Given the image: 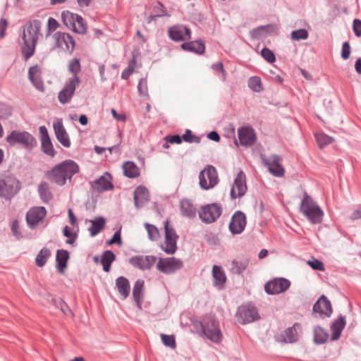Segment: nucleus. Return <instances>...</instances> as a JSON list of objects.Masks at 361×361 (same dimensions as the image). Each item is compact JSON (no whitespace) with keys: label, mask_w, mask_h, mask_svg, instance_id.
<instances>
[{"label":"nucleus","mask_w":361,"mask_h":361,"mask_svg":"<svg viewBox=\"0 0 361 361\" xmlns=\"http://www.w3.org/2000/svg\"><path fill=\"white\" fill-rule=\"evenodd\" d=\"M79 172V166L74 161L68 159L56 165L51 171L46 173L47 178L58 185L66 184V180Z\"/></svg>","instance_id":"1"},{"label":"nucleus","mask_w":361,"mask_h":361,"mask_svg":"<svg viewBox=\"0 0 361 361\" xmlns=\"http://www.w3.org/2000/svg\"><path fill=\"white\" fill-rule=\"evenodd\" d=\"M300 212L312 224H321L324 216L319 204L306 192L300 204Z\"/></svg>","instance_id":"2"},{"label":"nucleus","mask_w":361,"mask_h":361,"mask_svg":"<svg viewBox=\"0 0 361 361\" xmlns=\"http://www.w3.org/2000/svg\"><path fill=\"white\" fill-rule=\"evenodd\" d=\"M195 328L201 336L206 337L212 342L220 343L223 336L219 323L213 317H205L195 324Z\"/></svg>","instance_id":"3"},{"label":"nucleus","mask_w":361,"mask_h":361,"mask_svg":"<svg viewBox=\"0 0 361 361\" xmlns=\"http://www.w3.org/2000/svg\"><path fill=\"white\" fill-rule=\"evenodd\" d=\"M21 187V182L15 176H5L0 178V197L10 200L18 193Z\"/></svg>","instance_id":"4"},{"label":"nucleus","mask_w":361,"mask_h":361,"mask_svg":"<svg viewBox=\"0 0 361 361\" xmlns=\"http://www.w3.org/2000/svg\"><path fill=\"white\" fill-rule=\"evenodd\" d=\"M61 19L64 25L73 32L83 35L87 32V24L81 16L69 11L61 13Z\"/></svg>","instance_id":"5"},{"label":"nucleus","mask_w":361,"mask_h":361,"mask_svg":"<svg viewBox=\"0 0 361 361\" xmlns=\"http://www.w3.org/2000/svg\"><path fill=\"white\" fill-rule=\"evenodd\" d=\"M6 142L10 145L21 144L25 148L32 149L37 145L35 138L26 131L13 130L7 137Z\"/></svg>","instance_id":"6"},{"label":"nucleus","mask_w":361,"mask_h":361,"mask_svg":"<svg viewBox=\"0 0 361 361\" xmlns=\"http://www.w3.org/2000/svg\"><path fill=\"white\" fill-rule=\"evenodd\" d=\"M200 186L204 190L213 188L219 183L218 173L214 166L207 165L199 175Z\"/></svg>","instance_id":"7"},{"label":"nucleus","mask_w":361,"mask_h":361,"mask_svg":"<svg viewBox=\"0 0 361 361\" xmlns=\"http://www.w3.org/2000/svg\"><path fill=\"white\" fill-rule=\"evenodd\" d=\"M55 41V48H59L63 51L71 54L75 47V41L68 33L56 32L53 35Z\"/></svg>","instance_id":"8"},{"label":"nucleus","mask_w":361,"mask_h":361,"mask_svg":"<svg viewBox=\"0 0 361 361\" xmlns=\"http://www.w3.org/2000/svg\"><path fill=\"white\" fill-rule=\"evenodd\" d=\"M221 213V205L217 203H212L202 207L199 216L204 223L212 224L219 218Z\"/></svg>","instance_id":"9"},{"label":"nucleus","mask_w":361,"mask_h":361,"mask_svg":"<svg viewBox=\"0 0 361 361\" xmlns=\"http://www.w3.org/2000/svg\"><path fill=\"white\" fill-rule=\"evenodd\" d=\"M79 77L69 78L66 80L63 88L59 92L58 95L59 101L61 104L68 103L74 95L76 87L80 85Z\"/></svg>","instance_id":"10"},{"label":"nucleus","mask_w":361,"mask_h":361,"mask_svg":"<svg viewBox=\"0 0 361 361\" xmlns=\"http://www.w3.org/2000/svg\"><path fill=\"white\" fill-rule=\"evenodd\" d=\"M183 267V262L173 257L160 258L157 264V269L165 274H171L180 270Z\"/></svg>","instance_id":"11"},{"label":"nucleus","mask_w":361,"mask_h":361,"mask_svg":"<svg viewBox=\"0 0 361 361\" xmlns=\"http://www.w3.org/2000/svg\"><path fill=\"white\" fill-rule=\"evenodd\" d=\"M261 158L263 164L274 176L283 177L284 176L285 169L281 164V157L277 154H272L267 158L265 155H262Z\"/></svg>","instance_id":"12"},{"label":"nucleus","mask_w":361,"mask_h":361,"mask_svg":"<svg viewBox=\"0 0 361 361\" xmlns=\"http://www.w3.org/2000/svg\"><path fill=\"white\" fill-rule=\"evenodd\" d=\"M236 315L239 322L243 324L253 322L260 318L257 310L250 304L240 306Z\"/></svg>","instance_id":"13"},{"label":"nucleus","mask_w":361,"mask_h":361,"mask_svg":"<svg viewBox=\"0 0 361 361\" xmlns=\"http://www.w3.org/2000/svg\"><path fill=\"white\" fill-rule=\"evenodd\" d=\"M247 190V188L245 174L242 170H240L234 179V182L230 192V197L232 200L240 198L245 195Z\"/></svg>","instance_id":"14"},{"label":"nucleus","mask_w":361,"mask_h":361,"mask_svg":"<svg viewBox=\"0 0 361 361\" xmlns=\"http://www.w3.org/2000/svg\"><path fill=\"white\" fill-rule=\"evenodd\" d=\"M42 23L39 20H32L24 25L22 39L23 40L36 42L40 34Z\"/></svg>","instance_id":"15"},{"label":"nucleus","mask_w":361,"mask_h":361,"mask_svg":"<svg viewBox=\"0 0 361 361\" xmlns=\"http://www.w3.org/2000/svg\"><path fill=\"white\" fill-rule=\"evenodd\" d=\"M290 286L289 280L284 278L274 279L264 285V290L269 295H276L287 290Z\"/></svg>","instance_id":"16"},{"label":"nucleus","mask_w":361,"mask_h":361,"mask_svg":"<svg viewBox=\"0 0 361 361\" xmlns=\"http://www.w3.org/2000/svg\"><path fill=\"white\" fill-rule=\"evenodd\" d=\"M47 215V210L44 207H36L30 209L26 214V221L30 228L34 229Z\"/></svg>","instance_id":"17"},{"label":"nucleus","mask_w":361,"mask_h":361,"mask_svg":"<svg viewBox=\"0 0 361 361\" xmlns=\"http://www.w3.org/2000/svg\"><path fill=\"white\" fill-rule=\"evenodd\" d=\"M247 224L245 214L241 211H236L232 216L228 228L233 235L243 233Z\"/></svg>","instance_id":"18"},{"label":"nucleus","mask_w":361,"mask_h":361,"mask_svg":"<svg viewBox=\"0 0 361 361\" xmlns=\"http://www.w3.org/2000/svg\"><path fill=\"white\" fill-rule=\"evenodd\" d=\"M157 261V257L152 255H135L130 258L129 263L140 270L150 269Z\"/></svg>","instance_id":"19"},{"label":"nucleus","mask_w":361,"mask_h":361,"mask_svg":"<svg viewBox=\"0 0 361 361\" xmlns=\"http://www.w3.org/2000/svg\"><path fill=\"white\" fill-rule=\"evenodd\" d=\"M314 314H318L319 317H330L332 312L331 302L325 295H322L313 305Z\"/></svg>","instance_id":"20"},{"label":"nucleus","mask_w":361,"mask_h":361,"mask_svg":"<svg viewBox=\"0 0 361 361\" xmlns=\"http://www.w3.org/2000/svg\"><path fill=\"white\" fill-rule=\"evenodd\" d=\"M169 37L175 42H182L191 39V30L185 25H174L169 29Z\"/></svg>","instance_id":"21"},{"label":"nucleus","mask_w":361,"mask_h":361,"mask_svg":"<svg viewBox=\"0 0 361 361\" xmlns=\"http://www.w3.org/2000/svg\"><path fill=\"white\" fill-rule=\"evenodd\" d=\"M40 134L41 147L42 152L47 155L54 157L56 154L51 139L49 137L48 130L44 126L39 128Z\"/></svg>","instance_id":"22"},{"label":"nucleus","mask_w":361,"mask_h":361,"mask_svg":"<svg viewBox=\"0 0 361 361\" xmlns=\"http://www.w3.org/2000/svg\"><path fill=\"white\" fill-rule=\"evenodd\" d=\"M91 185L94 190L99 192L111 190L114 188L112 176L109 172H105L98 179L93 181Z\"/></svg>","instance_id":"23"},{"label":"nucleus","mask_w":361,"mask_h":361,"mask_svg":"<svg viewBox=\"0 0 361 361\" xmlns=\"http://www.w3.org/2000/svg\"><path fill=\"white\" fill-rule=\"evenodd\" d=\"M54 133L58 141L66 148L71 147L69 136L63 126L62 120H58L53 123Z\"/></svg>","instance_id":"24"},{"label":"nucleus","mask_w":361,"mask_h":361,"mask_svg":"<svg viewBox=\"0 0 361 361\" xmlns=\"http://www.w3.org/2000/svg\"><path fill=\"white\" fill-rule=\"evenodd\" d=\"M238 139L241 145L251 146L255 142V135L252 128L240 127L238 130Z\"/></svg>","instance_id":"25"},{"label":"nucleus","mask_w":361,"mask_h":361,"mask_svg":"<svg viewBox=\"0 0 361 361\" xmlns=\"http://www.w3.org/2000/svg\"><path fill=\"white\" fill-rule=\"evenodd\" d=\"M133 199L135 206L137 208L144 207L149 200V192L147 188L142 185L137 187L133 192Z\"/></svg>","instance_id":"26"},{"label":"nucleus","mask_w":361,"mask_h":361,"mask_svg":"<svg viewBox=\"0 0 361 361\" xmlns=\"http://www.w3.org/2000/svg\"><path fill=\"white\" fill-rule=\"evenodd\" d=\"M345 317L341 314L334 321V322L331 324L330 326V329L332 332V341H336L340 338L342 331L345 326Z\"/></svg>","instance_id":"27"},{"label":"nucleus","mask_w":361,"mask_h":361,"mask_svg":"<svg viewBox=\"0 0 361 361\" xmlns=\"http://www.w3.org/2000/svg\"><path fill=\"white\" fill-rule=\"evenodd\" d=\"M212 276L214 279V286L219 289H222L226 281V276L221 266H213Z\"/></svg>","instance_id":"28"},{"label":"nucleus","mask_w":361,"mask_h":361,"mask_svg":"<svg viewBox=\"0 0 361 361\" xmlns=\"http://www.w3.org/2000/svg\"><path fill=\"white\" fill-rule=\"evenodd\" d=\"M28 78L37 89L43 90L44 85L41 79V71L38 66H33L29 68Z\"/></svg>","instance_id":"29"},{"label":"nucleus","mask_w":361,"mask_h":361,"mask_svg":"<svg viewBox=\"0 0 361 361\" xmlns=\"http://www.w3.org/2000/svg\"><path fill=\"white\" fill-rule=\"evenodd\" d=\"M180 47L188 51L202 54L204 52L205 44L202 40H195L189 42H184L180 45Z\"/></svg>","instance_id":"30"},{"label":"nucleus","mask_w":361,"mask_h":361,"mask_svg":"<svg viewBox=\"0 0 361 361\" xmlns=\"http://www.w3.org/2000/svg\"><path fill=\"white\" fill-rule=\"evenodd\" d=\"M69 252L66 250H59L56 255V269L59 273H63L67 267Z\"/></svg>","instance_id":"31"},{"label":"nucleus","mask_w":361,"mask_h":361,"mask_svg":"<svg viewBox=\"0 0 361 361\" xmlns=\"http://www.w3.org/2000/svg\"><path fill=\"white\" fill-rule=\"evenodd\" d=\"M116 287L118 293L126 299L128 297L130 290L129 281L124 276H119L116 280Z\"/></svg>","instance_id":"32"},{"label":"nucleus","mask_w":361,"mask_h":361,"mask_svg":"<svg viewBox=\"0 0 361 361\" xmlns=\"http://www.w3.org/2000/svg\"><path fill=\"white\" fill-rule=\"evenodd\" d=\"M143 288H144V281L142 279H138L135 281L133 288V296L134 300L135 301L137 306L138 308H142V302L143 298Z\"/></svg>","instance_id":"33"},{"label":"nucleus","mask_w":361,"mask_h":361,"mask_svg":"<svg viewBox=\"0 0 361 361\" xmlns=\"http://www.w3.org/2000/svg\"><path fill=\"white\" fill-rule=\"evenodd\" d=\"M123 174L130 178H135L140 176V169L133 161H126L123 164Z\"/></svg>","instance_id":"34"},{"label":"nucleus","mask_w":361,"mask_h":361,"mask_svg":"<svg viewBox=\"0 0 361 361\" xmlns=\"http://www.w3.org/2000/svg\"><path fill=\"white\" fill-rule=\"evenodd\" d=\"M90 222L91 226L89 228V231L90 233V235L94 237L104 228L106 224V219L102 216H98L94 219L91 220Z\"/></svg>","instance_id":"35"},{"label":"nucleus","mask_w":361,"mask_h":361,"mask_svg":"<svg viewBox=\"0 0 361 361\" xmlns=\"http://www.w3.org/2000/svg\"><path fill=\"white\" fill-rule=\"evenodd\" d=\"M180 212L183 216L193 218L196 215V209L188 200H184L180 202Z\"/></svg>","instance_id":"36"},{"label":"nucleus","mask_w":361,"mask_h":361,"mask_svg":"<svg viewBox=\"0 0 361 361\" xmlns=\"http://www.w3.org/2000/svg\"><path fill=\"white\" fill-rule=\"evenodd\" d=\"M115 259L116 255L111 250H106L102 253L100 262L105 272L110 271L111 265Z\"/></svg>","instance_id":"37"},{"label":"nucleus","mask_w":361,"mask_h":361,"mask_svg":"<svg viewBox=\"0 0 361 361\" xmlns=\"http://www.w3.org/2000/svg\"><path fill=\"white\" fill-rule=\"evenodd\" d=\"M273 30L271 25H262L252 29L250 31V37L252 39H259L266 37V34L269 33Z\"/></svg>","instance_id":"38"},{"label":"nucleus","mask_w":361,"mask_h":361,"mask_svg":"<svg viewBox=\"0 0 361 361\" xmlns=\"http://www.w3.org/2000/svg\"><path fill=\"white\" fill-rule=\"evenodd\" d=\"M38 192L40 198L44 203H48L53 197L49 186L46 182L42 183L39 185Z\"/></svg>","instance_id":"39"},{"label":"nucleus","mask_w":361,"mask_h":361,"mask_svg":"<svg viewBox=\"0 0 361 361\" xmlns=\"http://www.w3.org/2000/svg\"><path fill=\"white\" fill-rule=\"evenodd\" d=\"M329 338V334L322 327L317 326L314 329V340L317 344H323Z\"/></svg>","instance_id":"40"},{"label":"nucleus","mask_w":361,"mask_h":361,"mask_svg":"<svg viewBox=\"0 0 361 361\" xmlns=\"http://www.w3.org/2000/svg\"><path fill=\"white\" fill-rule=\"evenodd\" d=\"M22 54L25 60H28L35 53L37 43L31 41L23 40Z\"/></svg>","instance_id":"41"},{"label":"nucleus","mask_w":361,"mask_h":361,"mask_svg":"<svg viewBox=\"0 0 361 361\" xmlns=\"http://www.w3.org/2000/svg\"><path fill=\"white\" fill-rule=\"evenodd\" d=\"M177 240L178 238L169 237V233H167L162 250L168 255L174 254L177 250Z\"/></svg>","instance_id":"42"},{"label":"nucleus","mask_w":361,"mask_h":361,"mask_svg":"<svg viewBox=\"0 0 361 361\" xmlns=\"http://www.w3.org/2000/svg\"><path fill=\"white\" fill-rule=\"evenodd\" d=\"M248 265L247 259L236 260L234 259L231 262V271L235 274H240L243 273Z\"/></svg>","instance_id":"43"},{"label":"nucleus","mask_w":361,"mask_h":361,"mask_svg":"<svg viewBox=\"0 0 361 361\" xmlns=\"http://www.w3.org/2000/svg\"><path fill=\"white\" fill-rule=\"evenodd\" d=\"M50 255H51V251L47 247H43L39 252V253L37 254V255L36 257V259H35L36 265L39 267H43L46 264L47 259L50 257Z\"/></svg>","instance_id":"44"},{"label":"nucleus","mask_w":361,"mask_h":361,"mask_svg":"<svg viewBox=\"0 0 361 361\" xmlns=\"http://www.w3.org/2000/svg\"><path fill=\"white\" fill-rule=\"evenodd\" d=\"M300 325L295 323L293 326L288 328L285 331L286 338L285 342L294 343L298 340V334L296 330V327Z\"/></svg>","instance_id":"45"},{"label":"nucleus","mask_w":361,"mask_h":361,"mask_svg":"<svg viewBox=\"0 0 361 361\" xmlns=\"http://www.w3.org/2000/svg\"><path fill=\"white\" fill-rule=\"evenodd\" d=\"M68 71L73 74L71 78L78 77V74L81 71V66L79 59L75 58L70 61L68 64Z\"/></svg>","instance_id":"46"},{"label":"nucleus","mask_w":361,"mask_h":361,"mask_svg":"<svg viewBox=\"0 0 361 361\" xmlns=\"http://www.w3.org/2000/svg\"><path fill=\"white\" fill-rule=\"evenodd\" d=\"M248 87L255 92H259L262 90V82L259 77L253 76L248 80Z\"/></svg>","instance_id":"47"},{"label":"nucleus","mask_w":361,"mask_h":361,"mask_svg":"<svg viewBox=\"0 0 361 361\" xmlns=\"http://www.w3.org/2000/svg\"><path fill=\"white\" fill-rule=\"evenodd\" d=\"M290 37L295 41L306 39L308 37V32L304 28L295 30L291 32Z\"/></svg>","instance_id":"48"},{"label":"nucleus","mask_w":361,"mask_h":361,"mask_svg":"<svg viewBox=\"0 0 361 361\" xmlns=\"http://www.w3.org/2000/svg\"><path fill=\"white\" fill-rule=\"evenodd\" d=\"M317 142L319 146V147L322 148L324 146L332 143L334 139L325 134L319 133L315 135Z\"/></svg>","instance_id":"49"},{"label":"nucleus","mask_w":361,"mask_h":361,"mask_svg":"<svg viewBox=\"0 0 361 361\" xmlns=\"http://www.w3.org/2000/svg\"><path fill=\"white\" fill-rule=\"evenodd\" d=\"M183 140L188 143H200V138L192 133V131L187 129L182 136Z\"/></svg>","instance_id":"50"},{"label":"nucleus","mask_w":361,"mask_h":361,"mask_svg":"<svg viewBox=\"0 0 361 361\" xmlns=\"http://www.w3.org/2000/svg\"><path fill=\"white\" fill-rule=\"evenodd\" d=\"M145 228L147 229L148 237L151 240H156L159 237V231L157 228L152 224H145Z\"/></svg>","instance_id":"51"},{"label":"nucleus","mask_w":361,"mask_h":361,"mask_svg":"<svg viewBox=\"0 0 361 361\" xmlns=\"http://www.w3.org/2000/svg\"><path fill=\"white\" fill-rule=\"evenodd\" d=\"M161 341L164 345L174 349L176 348V338L173 335H161Z\"/></svg>","instance_id":"52"},{"label":"nucleus","mask_w":361,"mask_h":361,"mask_svg":"<svg viewBox=\"0 0 361 361\" xmlns=\"http://www.w3.org/2000/svg\"><path fill=\"white\" fill-rule=\"evenodd\" d=\"M261 55L269 63H274L276 61L274 54L269 48H263L261 50Z\"/></svg>","instance_id":"53"},{"label":"nucleus","mask_w":361,"mask_h":361,"mask_svg":"<svg viewBox=\"0 0 361 361\" xmlns=\"http://www.w3.org/2000/svg\"><path fill=\"white\" fill-rule=\"evenodd\" d=\"M137 90L140 96L145 97L148 95L147 82L146 78H141L138 85Z\"/></svg>","instance_id":"54"},{"label":"nucleus","mask_w":361,"mask_h":361,"mask_svg":"<svg viewBox=\"0 0 361 361\" xmlns=\"http://www.w3.org/2000/svg\"><path fill=\"white\" fill-rule=\"evenodd\" d=\"M307 264L314 270L324 271V266L322 262L319 259L309 260Z\"/></svg>","instance_id":"55"},{"label":"nucleus","mask_w":361,"mask_h":361,"mask_svg":"<svg viewBox=\"0 0 361 361\" xmlns=\"http://www.w3.org/2000/svg\"><path fill=\"white\" fill-rule=\"evenodd\" d=\"M350 54V46L348 42H345L342 44L341 57L344 60L349 59Z\"/></svg>","instance_id":"56"},{"label":"nucleus","mask_w":361,"mask_h":361,"mask_svg":"<svg viewBox=\"0 0 361 361\" xmlns=\"http://www.w3.org/2000/svg\"><path fill=\"white\" fill-rule=\"evenodd\" d=\"M107 245H110L114 243H117L118 245L122 244L121 240V230H118L114 233L112 238L106 242Z\"/></svg>","instance_id":"57"},{"label":"nucleus","mask_w":361,"mask_h":361,"mask_svg":"<svg viewBox=\"0 0 361 361\" xmlns=\"http://www.w3.org/2000/svg\"><path fill=\"white\" fill-rule=\"evenodd\" d=\"M211 68L215 71H219L222 73L223 80H226V72L224 70V65L222 62H218L214 63L211 66Z\"/></svg>","instance_id":"58"},{"label":"nucleus","mask_w":361,"mask_h":361,"mask_svg":"<svg viewBox=\"0 0 361 361\" xmlns=\"http://www.w3.org/2000/svg\"><path fill=\"white\" fill-rule=\"evenodd\" d=\"M11 231L17 239L22 237V233L20 231V225L18 221H13L11 225Z\"/></svg>","instance_id":"59"},{"label":"nucleus","mask_w":361,"mask_h":361,"mask_svg":"<svg viewBox=\"0 0 361 361\" xmlns=\"http://www.w3.org/2000/svg\"><path fill=\"white\" fill-rule=\"evenodd\" d=\"M135 63V59H133L130 62V63L129 64L128 67L127 69L124 70L122 73H121V78L122 79H128V77L130 76V75H131L133 72V64Z\"/></svg>","instance_id":"60"},{"label":"nucleus","mask_w":361,"mask_h":361,"mask_svg":"<svg viewBox=\"0 0 361 361\" xmlns=\"http://www.w3.org/2000/svg\"><path fill=\"white\" fill-rule=\"evenodd\" d=\"M58 307L61 309V310L66 315L73 314L71 310L67 304L62 300H59L57 304Z\"/></svg>","instance_id":"61"},{"label":"nucleus","mask_w":361,"mask_h":361,"mask_svg":"<svg viewBox=\"0 0 361 361\" xmlns=\"http://www.w3.org/2000/svg\"><path fill=\"white\" fill-rule=\"evenodd\" d=\"M164 140L171 144H180L183 141L182 137L179 135H173L171 136H166Z\"/></svg>","instance_id":"62"},{"label":"nucleus","mask_w":361,"mask_h":361,"mask_svg":"<svg viewBox=\"0 0 361 361\" xmlns=\"http://www.w3.org/2000/svg\"><path fill=\"white\" fill-rule=\"evenodd\" d=\"M59 26V24L56 19L51 17L48 19L47 29L49 32L56 30Z\"/></svg>","instance_id":"63"},{"label":"nucleus","mask_w":361,"mask_h":361,"mask_svg":"<svg viewBox=\"0 0 361 361\" xmlns=\"http://www.w3.org/2000/svg\"><path fill=\"white\" fill-rule=\"evenodd\" d=\"M353 32L357 37L361 36V20L359 19H355L353 25Z\"/></svg>","instance_id":"64"}]
</instances>
